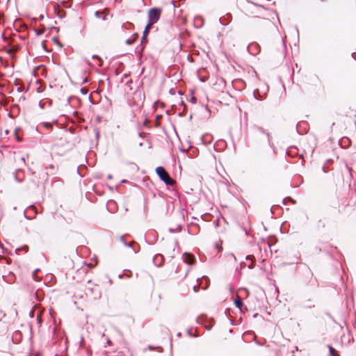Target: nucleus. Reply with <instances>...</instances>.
I'll use <instances>...</instances> for the list:
<instances>
[{"instance_id": "obj_14", "label": "nucleus", "mask_w": 356, "mask_h": 356, "mask_svg": "<svg viewBox=\"0 0 356 356\" xmlns=\"http://www.w3.org/2000/svg\"><path fill=\"white\" fill-rule=\"evenodd\" d=\"M193 289H194L195 291H197V286H193Z\"/></svg>"}, {"instance_id": "obj_4", "label": "nucleus", "mask_w": 356, "mask_h": 356, "mask_svg": "<svg viewBox=\"0 0 356 356\" xmlns=\"http://www.w3.org/2000/svg\"><path fill=\"white\" fill-rule=\"evenodd\" d=\"M248 48H249L250 51H252L254 49V51L252 52V54H258L260 51V47L257 43H252L251 44L249 45Z\"/></svg>"}, {"instance_id": "obj_10", "label": "nucleus", "mask_w": 356, "mask_h": 356, "mask_svg": "<svg viewBox=\"0 0 356 356\" xmlns=\"http://www.w3.org/2000/svg\"><path fill=\"white\" fill-rule=\"evenodd\" d=\"M216 248L218 250V252L222 251V242L218 241L216 243Z\"/></svg>"}, {"instance_id": "obj_16", "label": "nucleus", "mask_w": 356, "mask_h": 356, "mask_svg": "<svg viewBox=\"0 0 356 356\" xmlns=\"http://www.w3.org/2000/svg\"><path fill=\"white\" fill-rule=\"evenodd\" d=\"M93 58H97L98 60H100V58L97 56H93Z\"/></svg>"}, {"instance_id": "obj_1", "label": "nucleus", "mask_w": 356, "mask_h": 356, "mask_svg": "<svg viewBox=\"0 0 356 356\" xmlns=\"http://www.w3.org/2000/svg\"><path fill=\"white\" fill-rule=\"evenodd\" d=\"M156 172L159 178L167 185L173 186L175 181L172 179L164 168L159 166L156 168Z\"/></svg>"}, {"instance_id": "obj_13", "label": "nucleus", "mask_w": 356, "mask_h": 356, "mask_svg": "<svg viewBox=\"0 0 356 356\" xmlns=\"http://www.w3.org/2000/svg\"><path fill=\"white\" fill-rule=\"evenodd\" d=\"M81 92H82L83 94H86L87 91H86L85 89L82 88V89H81Z\"/></svg>"}, {"instance_id": "obj_15", "label": "nucleus", "mask_w": 356, "mask_h": 356, "mask_svg": "<svg viewBox=\"0 0 356 356\" xmlns=\"http://www.w3.org/2000/svg\"><path fill=\"white\" fill-rule=\"evenodd\" d=\"M246 259H252V256H248V257H246Z\"/></svg>"}, {"instance_id": "obj_6", "label": "nucleus", "mask_w": 356, "mask_h": 356, "mask_svg": "<svg viewBox=\"0 0 356 356\" xmlns=\"http://www.w3.org/2000/svg\"><path fill=\"white\" fill-rule=\"evenodd\" d=\"M234 304L235 305L239 308L240 309H241V307L243 305V302H242V300L241 299L240 297H237L235 300H234Z\"/></svg>"}, {"instance_id": "obj_11", "label": "nucleus", "mask_w": 356, "mask_h": 356, "mask_svg": "<svg viewBox=\"0 0 356 356\" xmlns=\"http://www.w3.org/2000/svg\"><path fill=\"white\" fill-rule=\"evenodd\" d=\"M329 350H330V354H331L332 356H337V351H336V350H334V348H333L332 346H330V347H329Z\"/></svg>"}, {"instance_id": "obj_3", "label": "nucleus", "mask_w": 356, "mask_h": 356, "mask_svg": "<svg viewBox=\"0 0 356 356\" xmlns=\"http://www.w3.org/2000/svg\"><path fill=\"white\" fill-rule=\"evenodd\" d=\"M182 259L184 263L188 264V265H193L195 262V257L189 253H184L182 255Z\"/></svg>"}, {"instance_id": "obj_12", "label": "nucleus", "mask_w": 356, "mask_h": 356, "mask_svg": "<svg viewBox=\"0 0 356 356\" xmlns=\"http://www.w3.org/2000/svg\"><path fill=\"white\" fill-rule=\"evenodd\" d=\"M37 272H38V270H35L33 273V280H35V281H40V279H39V278L37 277V275H36Z\"/></svg>"}, {"instance_id": "obj_7", "label": "nucleus", "mask_w": 356, "mask_h": 356, "mask_svg": "<svg viewBox=\"0 0 356 356\" xmlns=\"http://www.w3.org/2000/svg\"><path fill=\"white\" fill-rule=\"evenodd\" d=\"M95 15H96V17H97L99 18H102V19H105V18H106V15L104 12L96 11Z\"/></svg>"}, {"instance_id": "obj_5", "label": "nucleus", "mask_w": 356, "mask_h": 356, "mask_svg": "<svg viewBox=\"0 0 356 356\" xmlns=\"http://www.w3.org/2000/svg\"><path fill=\"white\" fill-rule=\"evenodd\" d=\"M152 26V24H149L147 23V24L145 26V29L144 30V32H143V40H145L146 39V37L148 35V33L149 32V30H150V28H151Z\"/></svg>"}, {"instance_id": "obj_8", "label": "nucleus", "mask_w": 356, "mask_h": 356, "mask_svg": "<svg viewBox=\"0 0 356 356\" xmlns=\"http://www.w3.org/2000/svg\"><path fill=\"white\" fill-rule=\"evenodd\" d=\"M137 37H138V35L135 34L133 38L127 40L126 43L127 44H133L134 42V41L136 40V39L137 38Z\"/></svg>"}, {"instance_id": "obj_2", "label": "nucleus", "mask_w": 356, "mask_h": 356, "mask_svg": "<svg viewBox=\"0 0 356 356\" xmlns=\"http://www.w3.org/2000/svg\"><path fill=\"white\" fill-rule=\"evenodd\" d=\"M162 10L159 8H151L148 11V24H154L160 19Z\"/></svg>"}, {"instance_id": "obj_9", "label": "nucleus", "mask_w": 356, "mask_h": 356, "mask_svg": "<svg viewBox=\"0 0 356 356\" xmlns=\"http://www.w3.org/2000/svg\"><path fill=\"white\" fill-rule=\"evenodd\" d=\"M132 26H133V24L130 22H126L122 24V28L125 29H131Z\"/></svg>"}]
</instances>
